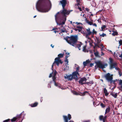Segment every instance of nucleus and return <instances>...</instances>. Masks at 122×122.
<instances>
[{
	"label": "nucleus",
	"mask_w": 122,
	"mask_h": 122,
	"mask_svg": "<svg viewBox=\"0 0 122 122\" xmlns=\"http://www.w3.org/2000/svg\"><path fill=\"white\" fill-rule=\"evenodd\" d=\"M9 119L3 121V122H7L9 121Z\"/></svg>",
	"instance_id": "obj_39"
},
{
	"label": "nucleus",
	"mask_w": 122,
	"mask_h": 122,
	"mask_svg": "<svg viewBox=\"0 0 122 122\" xmlns=\"http://www.w3.org/2000/svg\"><path fill=\"white\" fill-rule=\"evenodd\" d=\"M106 25H103L101 27V30L102 31H104L105 30V29L106 28Z\"/></svg>",
	"instance_id": "obj_22"
},
{
	"label": "nucleus",
	"mask_w": 122,
	"mask_h": 122,
	"mask_svg": "<svg viewBox=\"0 0 122 122\" xmlns=\"http://www.w3.org/2000/svg\"><path fill=\"white\" fill-rule=\"evenodd\" d=\"M104 55V53L103 52H102L101 54V56H103V55Z\"/></svg>",
	"instance_id": "obj_47"
},
{
	"label": "nucleus",
	"mask_w": 122,
	"mask_h": 122,
	"mask_svg": "<svg viewBox=\"0 0 122 122\" xmlns=\"http://www.w3.org/2000/svg\"><path fill=\"white\" fill-rule=\"evenodd\" d=\"M71 23H72V21H71Z\"/></svg>",
	"instance_id": "obj_61"
},
{
	"label": "nucleus",
	"mask_w": 122,
	"mask_h": 122,
	"mask_svg": "<svg viewBox=\"0 0 122 122\" xmlns=\"http://www.w3.org/2000/svg\"><path fill=\"white\" fill-rule=\"evenodd\" d=\"M68 65H66V67L64 68V70L65 71H67L68 70L69 68V66H67Z\"/></svg>",
	"instance_id": "obj_24"
},
{
	"label": "nucleus",
	"mask_w": 122,
	"mask_h": 122,
	"mask_svg": "<svg viewBox=\"0 0 122 122\" xmlns=\"http://www.w3.org/2000/svg\"><path fill=\"white\" fill-rule=\"evenodd\" d=\"M121 55H119V57L122 58V52H121Z\"/></svg>",
	"instance_id": "obj_45"
},
{
	"label": "nucleus",
	"mask_w": 122,
	"mask_h": 122,
	"mask_svg": "<svg viewBox=\"0 0 122 122\" xmlns=\"http://www.w3.org/2000/svg\"><path fill=\"white\" fill-rule=\"evenodd\" d=\"M93 83V81H90L89 82L86 83V84H87L88 85H90Z\"/></svg>",
	"instance_id": "obj_25"
},
{
	"label": "nucleus",
	"mask_w": 122,
	"mask_h": 122,
	"mask_svg": "<svg viewBox=\"0 0 122 122\" xmlns=\"http://www.w3.org/2000/svg\"><path fill=\"white\" fill-rule=\"evenodd\" d=\"M110 108L109 107H108V108L106 109L105 110V114L109 112L110 111Z\"/></svg>",
	"instance_id": "obj_18"
},
{
	"label": "nucleus",
	"mask_w": 122,
	"mask_h": 122,
	"mask_svg": "<svg viewBox=\"0 0 122 122\" xmlns=\"http://www.w3.org/2000/svg\"><path fill=\"white\" fill-rule=\"evenodd\" d=\"M100 80L102 81V82H103V80H102V79H101Z\"/></svg>",
	"instance_id": "obj_54"
},
{
	"label": "nucleus",
	"mask_w": 122,
	"mask_h": 122,
	"mask_svg": "<svg viewBox=\"0 0 122 122\" xmlns=\"http://www.w3.org/2000/svg\"><path fill=\"white\" fill-rule=\"evenodd\" d=\"M94 54L96 56H97L98 55V52H96L94 53Z\"/></svg>",
	"instance_id": "obj_37"
},
{
	"label": "nucleus",
	"mask_w": 122,
	"mask_h": 122,
	"mask_svg": "<svg viewBox=\"0 0 122 122\" xmlns=\"http://www.w3.org/2000/svg\"><path fill=\"white\" fill-rule=\"evenodd\" d=\"M24 112L23 111L20 114L18 115L16 117H14L13 119L11 120V121L12 122H14L17 120L19 119L20 118H21L22 120H23V118L25 116V114H23Z\"/></svg>",
	"instance_id": "obj_10"
},
{
	"label": "nucleus",
	"mask_w": 122,
	"mask_h": 122,
	"mask_svg": "<svg viewBox=\"0 0 122 122\" xmlns=\"http://www.w3.org/2000/svg\"><path fill=\"white\" fill-rule=\"evenodd\" d=\"M110 51V52H112V51Z\"/></svg>",
	"instance_id": "obj_64"
},
{
	"label": "nucleus",
	"mask_w": 122,
	"mask_h": 122,
	"mask_svg": "<svg viewBox=\"0 0 122 122\" xmlns=\"http://www.w3.org/2000/svg\"><path fill=\"white\" fill-rule=\"evenodd\" d=\"M85 21H86V22L89 25H92V22L87 20L86 18L85 19Z\"/></svg>",
	"instance_id": "obj_20"
},
{
	"label": "nucleus",
	"mask_w": 122,
	"mask_h": 122,
	"mask_svg": "<svg viewBox=\"0 0 122 122\" xmlns=\"http://www.w3.org/2000/svg\"><path fill=\"white\" fill-rule=\"evenodd\" d=\"M119 74V75L120 76H122V73L121 72H120L119 71H118Z\"/></svg>",
	"instance_id": "obj_32"
},
{
	"label": "nucleus",
	"mask_w": 122,
	"mask_h": 122,
	"mask_svg": "<svg viewBox=\"0 0 122 122\" xmlns=\"http://www.w3.org/2000/svg\"><path fill=\"white\" fill-rule=\"evenodd\" d=\"M86 46H83V51L84 52H86Z\"/></svg>",
	"instance_id": "obj_28"
},
{
	"label": "nucleus",
	"mask_w": 122,
	"mask_h": 122,
	"mask_svg": "<svg viewBox=\"0 0 122 122\" xmlns=\"http://www.w3.org/2000/svg\"><path fill=\"white\" fill-rule=\"evenodd\" d=\"M91 15L92 16H93V14H91Z\"/></svg>",
	"instance_id": "obj_57"
},
{
	"label": "nucleus",
	"mask_w": 122,
	"mask_h": 122,
	"mask_svg": "<svg viewBox=\"0 0 122 122\" xmlns=\"http://www.w3.org/2000/svg\"><path fill=\"white\" fill-rule=\"evenodd\" d=\"M104 92L105 94V95L106 96H107L109 94L107 92V90L105 88L104 89Z\"/></svg>",
	"instance_id": "obj_16"
},
{
	"label": "nucleus",
	"mask_w": 122,
	"mask_h": 122,
	"mask_svg": "<svg viewBox=\"0 0 122 122\" xmlns=\"http://www.w3.org/2000/svg\"><path fill=\"white\" fill-rule=\"evenodd\" d=\"M97 43L98 44L99 43H100V41L99 39L97 38Z\"/></svg>",
	"instance_id": "obj_42"
},
{
	"label": "nucleus",
	"mask_w": 122,
	"mask_h": 122,
	"mask_svg": "<svg viewBox=\"0 0 122 122\" xmlns=\"http://www.w3.org/2000/svg\"><path fill=\"white\" fill-rule=\"evenodd\" d=\"M60 28V29H61V30L62 32H65V31H66V30L64 28H63V29H62V28L61 29L60 28Z\"/></svg>",
	"instance_id": "obj_29"
},
{
	"label": "nucleus",
	"mask_w": 122,
	"mask_h": 122,
	"mask_svg": "<svg viewBox=\"0 0 122 122\" xmlns=\"http://www.w3.org/2000/svg\"><path fill=\"white\" fill-rule=\"evenodd\" d=\"M102 119L100 120L101 121H103V122H105V121L106 120L102 119Z\"/></svg>",
	"instance_id": "obj_43"
},
{
	"label": "nucleus",
	"mask_w": 122,
	"mask_h": 122,
	"mask_svg": "<svg viewBox=\"0 0 122 122\" xmlns=\"http://www.w3.org/2000/svg\"><path fill=\"white\" fill-rule=\"evenodd\" d=\"M85 9L88 12L89 11V9L87 8H86Z\"/></svg>",
	"instance_id": "obj_40"
},
{
	"label": "nucleus",
	"mask_w": 122,
	"mask_h": 122,
	"mask_svg": "<svg viewBox=\"0 0 122 122\" xmlns=\"http://www.w3.org/2000/svg\"><path fill=\"white\" fill-rule=\"evenodd\" d=\"M107 117V116H105L104 117L103 116L101 115L99 117V119L100 120H101L102 119H102L106 120Z\"/></svg>",
	"instance_id": "obj_15"
},
{
	"label": "nucleus",
	"mask_w": 122,
	"mask_h": 122,
	"mask_svg": "<svg viewBox=\"0 0 122 122\" xmlns=\"http://www.w3.org/2000/svg\"><path fill=\"white\" fill-rule=\"evenodd\" d=\"M82 16H83V17H85V14H83Z\"/></svg>",
	"instance_id": "obj_50"
},
{
	"label": "nucleus",
	"mask_w": 122,
	"mask_h": 122,
	"mask_svg": "<svg viewBox=\"0 0 122 122\" xmlns=\"http://www.w3.org/2000/svg\"><path fill=\"white\" fill-rule=\"evenodd\" d=\"M119 43L120 45H122V41L121 40L119 41Z\"/></svg>",
	"instance_id": "obj_34"
},
{
	"label": "nucleus",
	"mask_w": 122,
	"mask_h": 122,
	"mask_svg": "<svg viewBox=\"0 0 122 122\" xmlns=\"http://www.w3.org/2000/svg\"><path fill=\"white\" fill-rule=\"evenodd\" d=\"M90 65L91 66H92L93 65V64L92 63H91Z\"/></svg>",
	"instance_id": "obj_52"
},
{
	"label": "nucleus",
	"mask_w": 122,
	"mask_h": 122,
	"mask_svg": "<svg viewBox=\"0 0 122 122\" xmlns=\"http://www.w3.org/2000/svg\"><path fill=\"white\" fill-rule=\"evenodd\" d=\"M86 79L85 77L82 78L79 81V82L80 84L82 85L86 83Z\"/></svg>",
	"instance_id": "obj_11"
},
{
	"label": "nucleus",
	"mask_w": 122,
	"mask_h": 122,
	"mask_svg": "<svg viewBox=\"0 0 122 122\" xmlns=\"http://www.w3.org/2000/svg\"><path fill=\"white\" fill-rule=\"evenodd\" d=\"M100 105L102 108H104L105 107V106L103 103H102Z\"/></svg>",
	"instance_id": "obj_31"
},
{
	"label": "nucleus",
	"mask_w": 122,
	"mask_h": 122,
	"mask_svg": "<svg viewBox=\"0 0 122 122\" xmlns=\"http://www.w3.org/2000/svg\"><path fill=\"white\" fill-rule=\"evenodd\" d=\"M86 61L87 64L89 63L90 62V61L89 60H86Z\"/></svg>",
	"instance_id": "obj_38"
},
{
	"label": "nucleus",
	"mask_w": 122,
	"mask_h": 122,
	"mask_svg": "<svg viewBox=\"0 0 122 122\" xmlns=\"http://www.w3.org/2000/svg\"><path fill=\"white\" fill-rule=\"evenodd\" d=\"M41 102H42V100H41Z\"/></svg>",
	"instance_id": "obj_63"
},
{
	"label": "nucleus",
	"mask_w": 122,
	"mask_h": 122,
	"mask_svg": "<svg viewBox=\"0 0 122 122\" xmlns=\"http://www.w3.org/2000/svg\"><path fill=\"white\" fill-rule=\"evenodd\" d=\"M63 62L61 61V60L60 59H57V58H55V61L52 66V69L53 71L52 73H51L50 74V75L49 76V77L50 78L52 76L53 80L54 82L55 85L56 86L59 87L60 88H61L62 89H64V88H63L62 86H61L60 84L56 83L55 82L56 78V74L57 72L55 70L54 72L53 73L54 71L53 68V67L54 66V65H55V63H56V64L57 66H58L59 64H62Z\"/></svg>",
	"instance_id": "obj_3"
},
{
	"label": "nucleus",
	"mask_w": 122,
	"mask_h": 122,
	"mask_svg": "<svg viewBox=\"0 0 122 122\" xmlns=\"http://www.w3.org/2000/svg\"><path fill=\"white\" fill-rule=\"evenodd\" d=\"M96 65L95 66V69H97V68H101L103 69L105 68V66H107V64H103L100 61H97L96 62Z\"/></svg>",
	"instance_id": "obj_8"
},
{
	"label": "nucleus",
	"mask_w": 122,
	"mask_h": 122,
	"mask_svg": "<svg viewBox=\"0 0 122 122\" xmlns=\"http://www.w3.org/2000/svg\"><path fill=\"white\" fill-rule=\"evenodd\" d=\"M84 122H89V121H84Z\"/></svg>",
	"instance_id": "obj_53"
},
{
	"label": "nucleus",
	"mask_w": 122,
	"mask_h": 122,
	"mask_svg": "<svg viewBox=\"0 0 122 122\" xmlns=\"http://www.w3.org/2000/svg\"><path fill=\"white\" fill-rule=\"evenodd\" d=\"M93 25L95 26L96 27H97V25L96 23H94V24H92Z\"/></svg>",
	"instance_id": "obj_44"
},
{
	"label": "nucleus",
	"mask_w": 122,
	"mask_h": 122,
	"mask_svg": "<svg viewBox=\"0 0 122 122\" xmlns=\"http://www.w3.org/2000/svg\"><path fill=\"white\" fill-rule=\"evenodd\" d=\"M56 28H54L53 29H52V30H56Z\"/></svg>",
	"instance_id": "obj_51"
},
{
	"label": "nucleus",
	"mask_w": 122,
	"mask_h": 122,
	"mask_svg": "<svg viewBox=\"0 0 122 122\" xmlns=\"http://www.w3.org/2000/svg\"><path fill=\"white\" fill-rule=\"evenodd\" d=\"M111 95L115 98H116L117 96V93H114L112 92L111 93Z\"/></svg>",
	"instance_id": "obj_21"
},
{
	"label": "nucleus",
	"mask_w": 122,
	"mask_h": 122,
	"mask_svg": "<svg viewBox=\"0 0 122 122\" xmlns=\"http://www.w3.org/2000/svg\"><path fill=\"white\" fill-rule=\"evenodd\" d=\"M82 15H82V13H81V16H82Z\"/></svg>",
	"instance_id": "obj_60"
},
{
	"label": "nucleus",
	"mask_w": 122,
	"mask_h": 122,
	"mask_svg": "<svg viewBox=\"0 0 122 122\" xmlns=\"http://www.w3.org/2000/svg\"><path fill=\"white\" fill-rule=\"evenodd\" d=\"M115 88V87H114V88Z\"/></svg>",
	"instance_id": "obj_62"
},
{
	"label": "nucleus",
	"mask_w": 122,
	"mask_h": 122,
	"mask_svg": "<svg viewBox=\"0 0 122 122\" xmlns=\"http://www.w3.org/2000/svg\"><path fill=\"white\" fill-rule=\"evenodd\" d=\"M77 2V4L76 5V7L78 8L80 11H81V8L79 7L80 5L79 4V2L80 0H76Z\"/></svg>",
	"instance_id": "obj_12"
},
{
	"label": "nucleus",
	"mask_w": 122,
	"mask_h": 122,
	"mask_svg": "<svg viewBox=\"0 0 122 122\" xmlns=\"http://www.w3.org/2000/svg\"><path fill=\"white\" fill-rule=\"evenodd\" d=\"M51 46L52 48L54 47V46H52V44H51Z\"/></svg>",
	"instance_id": "obj_49"
},
{
	"label": "nucleus",
	"mask_w": 122,
	"mask_h": 122,
	"mask_svg": "<svg viewBox=\"0 0 122 122\" xmlns=\"http://www.w3.org/2000/svg\"><path fill=\"white\" fill-rule=\"evenodd\" d=\"M73 92L74 94H75L76 95H78V94L75 91H74Z\"/></svg>",
	"instance_id": "obj_35"
},
{
	"label": "nucleus",
	"mask_w": 122,
	"mask_h": 122,
	"mask_svg": "<svg viewBox=\"0 0 122 122\" xmlns=\"http://www.w3.org/2000/svg\"><path fill=\"white\" fill-rule=\"evenodd\" d=\"M38 104V103L37 102L31 105V107H35Z\"/></svg>",
	"instance_id": "obj_23"
},
{
	"label": "nucleus",
	"mask_w": 122,
	"mask_h": 122,
	"mask_svg": "<svg viewBox=\"0 0 122 122\" xmlns=\"http://www.w3.org/2000/svg\"><path fill=\"white\" fill-rule=\"evenodd\" d=\"M92 34L93 35L94 34H96L97 32L96 31H95L94 29H93L92 32Z\"/></svg>",
	"instance_id": "obj_27"
},
{
	"label": "nucleus",
	"mask_w": 122,
	"mask_h": 122,
	"mask_svg": "<svg viewBox=\"0 0 122 122\" xmlns=\"http://www.w3.org/2000/svg\"><path fill=\"white\" fill-rule=\"evenodd\" d=\"M80 67L78 66L76 68V71L73 72V74H75L77 76V75H79V74L78 73V72L79 70Z\"/></svg>",
	"instance_id": "obj_14"
},
{
	"label": "nucleus",
	"mask_w": 122,
	"mask_h": 122,
	"mask_svg": "<svg viewBox=\"0 0 122 122\" xmlns=\"http://www.w3.org/2000/svg\"><path fill=\"white\" fill-rule=\"evenodd\" d=\"M113 75H111L109 73H108L106 74L104 77L107 81L109 82L110 83H113L115 84V82L117 80H113Z\"/></svg>",
	"instance_id": "obj_6"
},
{
	"label": "nucleus",
	"mask_w": 122,
	"mask_h": 122,
	"mask_svg": "<svg viewBox=\"0 0 122 122\" xmlns=\"http://www.w3.org/2000/svg\"><path fill=\"white\" fill-rule=\"evenodd\" d=\"M77 27L78 28H79V29H81V27L80 26H77Z\"/></svg>",
	"instance_id": "obj_48"
},
{
	"label": "nucleus",
	"mask_w": 122,
	"mask_h": 122,
	"mask_svg": "<svg viewBox=\"0 0 122 122\" xmlns=\"http://www.w3.org/2000/svg\"><path fill=\"white\" fill-rule=\"evenodd\" d=\"M109 64L110 66V69H112L114 68H115L117 70L119 71V68L117 67V63L111 58H110L109 59Z\"/></svg>",
	"instance_id": "obj_5"
},
{
	"label": "nucleus",
	"mask_w": 122,
	"mask_h": 122,
	"mask_svg": "<svg viewBox=\"0 0 122 122\" xmlns=\"http://www.w3.org/2000/svg\"><path fill=\"white\" fill-rule=\"evenodd\" d=\"M36 15H35L34 16V18H35L36 17Z\"/></svg>",
	"instance_id": "obj_56"
},
{
	"label": "nucleus",
	"mask_w": 122,
	"mask_h": 122,
	"mask_svg": "<svg viewBox=\"0 0 122 122\" xmlns=\"http://www.w3.org/2000/svg\"><path fill=\"white\" fill-rule=\"evenodd\" d=\"M56 32H57V31H54V32H55V33H56Z\"/></svg>",
	"instance_id": "obj_55"
},
{
	"label": "nucleus",
	"mask_w": 122,
	"mask_h": 122,
	"mask_svg": "<svg viewBox=\"0 0 122 122\" xmlns=\"http://www.w3.org/2000/svg\"><path fill=\"white\" fill-rule=\"evenodd\" d=\"M102 48H103V45H102Z\"/></svg>",
	"instance_id": "obj_58"
},
{
	"label": "nucleus",
	"mask_w": 122,
	"mask_h": 122,
	"mask_svg": "<svg viewBox=\"0 0 122 122\" xmlns=\"http://www.w3.org/2000/svg\"><path fill=\"white\" fill-rule=\"evenodd\" d=\"M118 84L120 86V89L122 91V80L121 79L118 80Z\"/></svg>",
	"instance_id": "obj_13"
},
{
	"label": "nucleus",
	"mask_w": 122,
	"mask_h": 122,
	"mask_svg": "<svg viewBox=\"0 0 122 122\" xmlns=\"http://www.w3.org/2000/svg\"><path fill=\"white\" fill-rule=\"evenodd\" d=\"M48 87L51 88V87L50 85V84H48Z\"/></svg>",
	"instance_id": "obj_46"
},
{
	"label": "nucleus",
	"mask_w": 122,
	"mask_h": 122,
	"mask_svg": "<svg viewBox=\"0 0 122 122\" xmlns=\"http://www.w3.org/2000/svg\"><path fill=\"white\" fill-rule=\"evenodd\" d=\"M86 32L84 33V34L86 38L88 39L87 41L90 42V44L92 42V40L91 38L89 37V36L92 34V31H91L90 28H88V29H86Z\"/></svg>",
	"instance_id": "obj_7"
},
{
	"label": "nucleus",
	"mask_w": 122,
	"mask_h": 122,
	"mask_svg": "<svg viewBox=\"0 0 122 122\" xmlns=\"http://www.w3.org/2000/svg\"><path fill=\"white\" fill-rule=\"evenodd\" d=\"M64 77L65 79H67L69 80H71L73 79H74L76 80L78 79L77 76L75 74H73V72L72 74H70L69 75H66Z\"/></svg>",
	"instance_id": "obj_9"
},
{
	"label": "nucleus",
	"mask_w": 122,
	"mask_h": 122,
	"mask_svg": "<svg viewBox=\"0 0 122 122\" xmlns=\"http://www.w3.org/2000/svg\"><path fill=\"white\" fill-rule=\"evenodd\" d=\"M49 0H39L37 2L36 7L39 11L42 12H46L49 10V7L51 5Z\"/></svg>",
	"instance_id": "obj_2"
},
{
	"label": "nucleus",
	"mask_w": 122,
	"mask_h": 122,
	"mask_svg": "<svg viewBox=\"0 0 122 122\" xmlns=\"http://www.w3.org/2000/svg\"><path fill=\"white\" fill-rule=\"evenodd\" d=\"M86 92H84L83 93V94H84L85 93H86Z\"/></svg>",
	"instance_id": "obj_59"
},
{
	"label": "nucleus",
	"mask_w": 122,
	"mask_h": 122,
	"mask_svg": "<svg viewBox=\"0 0 122 122\" xmlns=\"http://www.w3.org/2000/svg\"><path fill=\"white\" fill-rule=\"evenodd\" d=\"M69 40L65 39L67 42L70 45L75 47L76 48L77 47L79 50H81V46L82 44L81 42H77L78 37L77 36H71L69 37Z\"/></svg>",
	"instance_id": "obj_4"
},
{
	"label": "nucleus",
	"mask_w": 122,
	"mask_h": 122,
	"mask_svg": "<svg viewBox=\"0 0 122 122\" xmlns=\"http://www.w3.org/2000/svg\"><path fill=\"white\" fill-rule=\"evenodd\" d=\"M88 40V39H87V41H85V42L86 43H87L88 42L89 43H90L89 42L87 41V40ZM92 42L90 44V45H91L92 43ZM89 44H90V43H89Z\"/></svg>",
	"instance_id": "obj_41"
},
{
	"label": "nucleus",
	"mask_w": 122,
	"mask_h": 122,
	"mask_svg": "<svg viewBox=\"0 0 122 122\" xmlns=\"http://www.w3.org/2000/svg\"><path fill=\"white\" fill-rule=\"evenodd\" d=\"M66 56H69V55L70 54L69 53H68V52H66Z\"/></svg>",
	"instance_id": "obj_36"
},
{
	"label": "nucleus",
	"mask_w": 122,
	"mask_h": 122,
	"mask_svg": "<svg viewBox=\"0 0 122 122\" xmlns=\"http://www.w3.org/2000/svg\"><path fill=\"white\" fill-rule=\"evenodd\" d=\"M101 36H102V37H104L105 36H106V34L104 33H103L101 35H100Z\"/></svg>",
	"instance_id": "obj_30"
},
{
	"label": "nucleus",
	"mask_w": 122,
	"mask_h": 122,
	"mask_svg": "<svg viewBox=\"0 0 122 122\" xmlns=\"http://www.w3.org/2000/svg\"><path fill=\"white\" fill-rule=\"evenodd\" d=\"M87 64V63L86 62V61H84L83 62V64L84 66H86Z\"/></svg>",
	"instance_id": "obj_33"
},
{
	"label": "nucleus",
	"mask_w": 122,
	"mask_h": 122,
	"mask_svg": "<svg viewBox=\"0 0 122 122\" xmlns=\"http://www.w3.org/2000/svg\"><path fill=\"white\" fill-rule=\"evenodd\" d=\"M60 2L62 5L63 10L58 12L55 15V18L57 25L62 27L66 20V15H68L70 12L65 9L66 4V0H62L60 1Z\"/></svg>",
	"instance_id": "obj_1"
},
{
	"label": "nucleus",
	"mask_w": 122,
	"mask_h": 122,
	"mask_svg": "<svg viewBox=\"0 0 122 122\" xmlns=\"http://www.w3.org/2000/svg\"><path fill=\"white\" fill-rule=\"evenodd\" d=\"M117 33L116 31H113V33H112V35L114 36L117 35Z\"/></svg>",
	"instance_id": "obj_26"
},
{
	"label": "nucleus",
	"mask_w": 122,
	"mask_h": 122,
	"mask_svg": "<svg viewBox=\"0 0 122 122\" xmlns=\"http://www.w3.org/2000/svg\"><path fill=\"white\" fill-rule=\"evenodd\" d=\"M69 57V56H66V59L65 60V64L66 65H68V59H67V58H68Z\"/></svg>",
	"instance_id": "obj_19"
},
{
	"label": "nucleus",
	"mask_w": 122,
	"mask_h": 122,
	"mask_svg": "<svg viewBox=\"0 0 122 122\" xmlns=\"http://www.w3.org/2000/svg\"><path fill=\"white\" fill-rule=\"evenodd\" d=\"M64 54H60L58 55V57L56 58L57 59H60V58L63 57V56Z\"/></svg>",
	"instance_id": "obj_17"
}]
</instances>
